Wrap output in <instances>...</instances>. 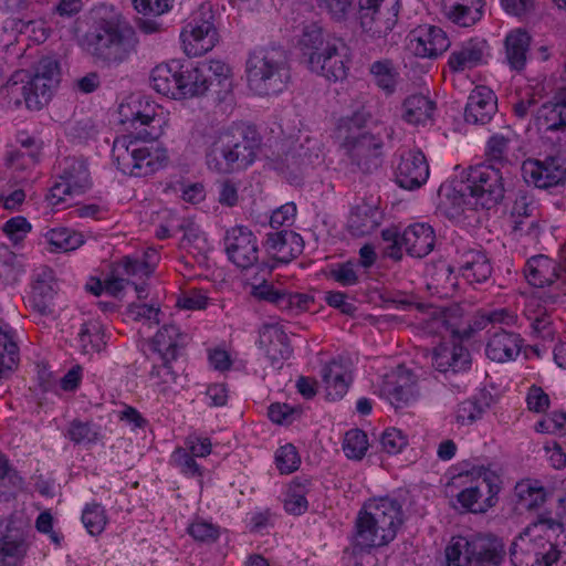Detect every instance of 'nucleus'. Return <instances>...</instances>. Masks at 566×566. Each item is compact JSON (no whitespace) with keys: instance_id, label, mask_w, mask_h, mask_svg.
<instances>
[{"instance_id":"obj_29","label":"nucleus","mask_w":566,"mask_h":566,"mask_svg":"<svg viewBox=\"0 0 566 566\" xmlns=\"http://www.w3.org/2000/svg\"><path fill=\"white\" fill-rule=\"evenodd\" d=\"M536 123L546 130H564L566 128V93L543 104L537 109Z\"/></svg>"},{"instance_id":"obj_15","label":"nucleus","mask_w":566,"mask_h":566,"mask_svg":"<svg viewBox=\"0 0 566 566\" xmlns=\"http://www.w3.org/2000/svg\"><path fill=\"white\" fill-rule=\"evenodd\" d=\"M418 378L413 373L402 366H399L394 379H387L381 389L382 394L389 399L396 408L408 406L418 396Z\"/></svg>"},{"instance_id":"obj_43","label":"nucleus","mask_w":566,"mask_h":566,"mask_svg":"<svg viewBox=\"0 0 566 566\" xmlns=\"http://www.w3.org/2000/svg\"><path fill=\"white\" fill-rule=\"evenodd\" d=\"M370 73L375 83L387 94L394 93L398 72L390 60L376 61L370 65Z\"/></svg>"},{"instance_id":"obj_13","label":"nucleus","mask_w":566,"mask_h":566,"mask_svg":"<svg viewBox=\"0 0 566 566\" xmlns=\"http://www.w3.org/2000/svg\"><path fill=\"white\" fill-rule=\"evenodd\" d=\"M213 15L208 12L207 19L188 23L181 32L185 51L188 55L199 56L212 50L218 42V32L212 22Z\"/></svg>"},{"instance_id":"obj_64","label":"nucleus","mask_w":566,"mask_h":566,"mask_svg":"<svg viewBox=\"0 0 566 566\" xmlns=\"http://www.w3.org/2000/svg\"><path fill=\"white\" fill-rule=\"evenodd\" d=\"M296 214V206L293 202H287L275 211H273L270 218V224L274 227H282L286 223H291Z\"/></svg>"},{"instance_id":"obj_49","label":"nucleus","mask_w":566,"mask_h":566,"mask_svg":"<svg viewBox=\"0 0 566 566\" xmlns=\"http://www.w3.org/2000/svg\"><path fill=\"white\" fill-rule=\"evenodd\" d=\"M82 521L91 535L101 534L106 525V515L98 504L87 505L82 514Z\"/></svg>"},{"instance_id":"obj_55","label":"nucleus","mask_w":566,"mask_h":566,"mask_svg":"<svg viewBox=\"0 0 566 566\" xmlns=\"http://www.w3.org/2000/svg\"><path fill=\"white\" fill-rule=\"evenodd\" d=\"M188 533L195 541L213 543L219 537V530L216 525L206 521H196L188 527Z\"/></svg>"},{"instance_id":"obj_41","label":"nucleus","mask_w":566,"mask_h":566,"mask_svg":"<svg viewBox=\"0 0 566 566\" xmlns=\"http://www.w3.org/2000/svg\"><path fill=\"white\" fill-rule=\"evenodd\" d=\"M60 177L70 184L77 195L83 193L91 186L87 165L81 159L67 160V166Z\"/></svg>"},{"instance_id":"obj_37","label":"nucleus","mask_w":566,"mask_h":566,"mask_svg":"<svg viewBox=\"0 0 566 566\" xmlns=\"http://www.w3.org/2000/svg\"><path fill=\"white\" fill-rule=\"evenodd\" d=\"M200 66L214 82L211 87L214 90L217 98L219 101L226 99L232 91L231 69L221 61H210L209 63H202Z\"/></svg>"},{"instance_id":"obj_18","label":"nucleus","mask_w":566,"mask_h":566,"mask_svg":"<svg viewBox=\"0 0 566 566\" xmlns=\"http://www.w3.org/2000/svg\"><path fill=\"white\" fill-rule=\"evenodd\" d=\"M450 45L446 32L438 27H428L413 32L408 48L417 56L437 57Z\"/></svg>"},{"instance_id":"obj_24","label":"nucleus","mask_w":566,"mask_h":566,"mask_svg":"<svg viewBox=\"0 0 566 566\" xmlns=\"http://www.w3.org/2000/svg\"><path fill=\"white\" fill-rule=\"evenodd\" d=\"M322 379L325 385L326 397L337 400L344 397L353 381L350 370L340 361L332 360L322 369Z\"/></svg>"},{"instance_id":"obj_44","label":"nucleus","mask_w":566,"mask_h":566,"mask_svg":"<svg viewBox=\"0 0 566 566\" xmlns=\"http://www.w3.org/2000/svg\"><path fill=\"white\" fill-rule=\"evenodd\" d=\"M31 95L27 97V108L39 111L51 99L52 88L56 85L40 78H31L25 82Z\"/></svg>"},{"instance_id":"obj_27","label":"nucleus","mask_w":566,"mask_h":566,"mask_svg":"<svg viewBox=\"0 0 566 566\" xmlns=\"http://www.w3.org/2000/svg\"><path fill=\"white\" fill-rule=\"evenodd\" d=\"M260 345L275 366L291 355L289 337L277 325H264L260 332Z\"/></svg>"},{"instance_id":"obj_12","label":"nucleus","mask_w":566,"mask_h":566,"mask_svg":"<svg viewBox=\"0 0 566 566\" xmlns=\"http://www.w3.org/2000/svg\"><path fill=\"white\" fill-rule=\"evenodd\" d=\"M347 48L342 41H333L332 45L318 55L310 57L307 67L331 82L343 81L347 76Z\"/></svg>"},{"instance_id":"obj_22","label":"nucleus","mask_w":566,"mask_h":566,"mask_svg":"<svg viewBox=\"0 0 566 566\" xmlns=\"http://www.w3.org/2000/svg\"><path fill=\"white\" fill-rule=\"evenodd\" d=\"M471 357L469 350L461 344H440L432 354V364L437 370L458 373L469 367Z\"/></svg>"},{"instance_id":"obj_63","label":"nucleus","mask_w":566,"mask_h":566,"mask_svg":"<svg viewBox=\"0 0 566 566\" xmlns=\"http://www.w3.org/2000/svg\"><path fill=\"white\" fill-rule=\"evenodd\" d=\"M381 235L382 239L389 243L385 248L384 254L395 261H400L402 258L401 249L403 248V244H401V234L392 230H384Z\"/></svg>"},{"instance_id":"obj_52","label":"nucleus","mask_w":566,"mask_h":566,"mask_svg":"<svg viewBox=\"0 0 566 566\" xmlns=\"http://www.w3.org/2000/svg\"><path fill=\"white\" fill-rule=\"evenodd\" d=\"M275 462L281 473H292L301 463L296 448L293 444L281 447L275 454Z\"/></svg>"},{"instance_id":"obj_33","label":"nucleus","mask_w":566,"mask_h":566,"mask_svg":"<svg viewBox=\"0 0 566 566\" xmlns=\"http://www.w3.org/2000/svg\"><path fill=\"white\" fill-rule=\"evenodd\" d=\"M213 85L214 82L211 76H208L205 69H201L200 65L181 71L179 98L201 96Z\"/></svg>"},{"instance_id":"obj_35","label":"nucleus","mask_w":566,"mask_h":566,"mask_svg":"<svg viewBox=\"0 0 566 566\" xmlns=\"http://www.w3.org/2000/svg\"><path fill=\"white\" fill-rule=\"evenodd\" d=\"M531 36L523 30L511 32L505 39L506 59L512 69L521 71L526 63Z\"/></svg>"},{"instance_id":"obj_2","label":"nucleus","mask_w":566,"mask_h":566,"mask_svg":"<svg viewBox=\"0 0 566 566\" xmlns=\"http://www.w3.org/2000/svg\"><path fill=\"white\" fill-rule=\"evenodd\" d=\"M85 40L90 53L107 65H119L127 61L137 44L135 30L119 15L96 21Z\"/></svg>"},{"instance_id":"obj_8","label":"nucleus","mask_w":566,"mask_h":566,"mask_svg":"<svg viewBox=\"0 0 566 566\" xmlns=\"http://www.w3.org/2000/svg\"><path fill=\"white\" fill-rule=\"evenodd\" d=\"M448 566H499L503 557L501 542L486 534L459 537L446 549Z\"/></svg>"},{"instance_id":"obj_11","label":"nucleus","mask_w":566,"mask_h":566,"mask_svg":"<svg viewBox=\"0 0 566 566\" xmlns=\"http://www.w3.org/2000/svg\"><path fill=\"white\" fill-rule=\"evenodd\" d=\"M522 172L525 181L537 188L555 187L566 181V160L558 157L527 159L522 165Z\"/></svg>"},{"instance_id":"obj_9","label":"nucleus","mask_w":566,"mask_h":566,"mask_svg":"<svg viewBox=\"0 0 566 566\" xmlns=\"http://www.w3.org/2000/svg\"><path fill=\"white\" fill-rule=\"evenodd\" d=\"M343 147L355 170L363 174H373L382 161L384 143L379 135L369 132L349 135L343 143Z\"/></svg>"},{"instance_id":"obj_4","label":"nucleus","mask_w":566,"mask_h":566,"mask_svg":"<svg viewBox=\"0 0 566 566\" xmlns=\"http://www.w3.org/2000/svg\"><path fill=\"white\" fill-rule=\"evenodd\" d=\"M157 136L145 129L135 140L127 136L116 138L112 155L117 168L134 177H147L164 168L169 157L167 149L154 142Z\"/></svg>"},{"instance_id":"obj_28","label":"nucleus","mask_w":566,"mask_h":566,"mask_svg":"<svg viewBox=\"0 0 566 566\" xmlns=\"http://www.w3.org/2000/svg\"><path fill=\"white\" fill-rule=\"evenodd\" d=\"M379 218L377 206L363 201L353 208L348 218V230L356 237L370 234L378 228Z\"/></svg>"},{"instance_id":"obj_54","label":"nucleus","mask_w":566,"mask_h":566,"mask_svg":"<svg viewBox=\"0 0 566 566\" xmlns=\"http://www.w3.org/2000/svg\"><path fill=\"white\" fill-rule=\"evenodd\" d=\"M20 75V73H17L12 78H10L6 83L3 87L7 92L9 103H12L15 107H19L22 104V102H24V104L27 105V97L28 95H31V93L27 88V83L23 80H17V77Z\"/></svg>"},{"instance_id":"obj_1","label":"nucleus","mask_w":566,"mask_h":566,"mask_svg":"<svg viewBox=\"0 0 566 566\" xmlns=\"http://www.w3.org/2000/svg\"><path fill=\"white\" fill-rule=\"evenodd\" d=\"M262 138L253 127L220 132L207 150V165L218 174L249 167L261 150Z\"/></svg>"},{"instance_id":"obj_53","label":"nucleus","mask_w":566,"mask_h":566,"mask_svg":"<svg viewBox=\"0 0 566 566\" xmlns=\"http://www.w3.org/2000/svg\"><path fill=\"white\" fill-rule=\"evenodd\" d=\"M178 230L184 232L180 241L184 249L195 248L198 251L203 249L206 239L193 222L185 221L178 227Z\"/></svg>"},{"instance_id":"obj_56","label":"nucleus","mask_w":566,"mask_h":566,"mask_svg":"<svg viewBox=\"0 0 566 566\" xmlns=\"http://www.w3.org/2000/svg\"><path fill=\"white\" fill-rule=\"evenodd\" d=\"M407 443V437L396 428L387 429L381 436V446L390 454L400 452Z\"/></svg>"},{"instance_id":"obj_58","label":"nucleus","mask_w":566,"mask_h":566,"mask_svg":"<svg viewBox=\"0 0 566 566\" xmlns=\"http://www.w3.org/2000/svg\"><path fill=\"white\" fill-rule=\"evenodd\" d=\"M488 403H480L478 400H465L459 405L457 418L458 421L464 422H473L476 419H480L485 411Z\"/></svg>"},{"instance_id":"obj_60","label":"nucleus","mask_w":566,"mask_h":566,"mask_svg":"<svg viewBox=\"0 0 566 566\" xmlns=\"http://www.w3.org/2000/svg\"><path fill=\"white\" fill-rule=\"evenodd\" d=\"M69 437L78 444L96 441L97 432L93 431L88 423L74 420L70 426Z\"/></svg>"},{"instance_id":"obj_3","label":"nucleus","mask_w":566,"mask_h":566,"mask_svg":"<svg viewBox=\"0 0 566 566\" xmlns=\"http://www.w3.org/2000/svg\"><path fill=\"white\" fill-rule=\"evenodd\" d=\"M401 505L392 499L367 501L356 520V542L360 547H380L390 543L402 525Z\"/></svg>"},{"instance_id":"obj_46","label":"nucleus","mask_w":566,"mask_h":566,"mask_svg":"<svg viewBox=\"0 0 566 566\" xmlns=\"http://www.w3.org/2000/svg\"><path fill=\"white\" fill-rule=\"evenodd\" d=\"M452 273V266L444 262L433 264L430 281L427 284L428 289H433L437 294H447L450 287L454 285Z\"/></svg>"},{"instance_id":"obj_61","label":"nucleus","mask_w":566,"mask_h":566,"mask_svg":"<svg viewBox=\"0 0 566 566\" xmlns=\"http://www.w3.org/2000/svg\"><path fill=\"white\" fill-rule=\"evenodd\" d=\"M30 230L31 224L23 217L12 218L3 226V231L14 242L22 240Z\"/></svg>"},{"instance_id":"obj_5","label":"nucleus","mask_w":566,"mask_h":566,"mask_svg":"<svg viewBox=\"0 0 566 566\" xmlns=\"http://www.w3.org/2000/svg\"><path fill=\"white\" fill-rule=\"evenodd\" d=\"M250 88L261 96L283 92L291 81L289 54L282 46L254 50L247 61Z\"/></svg>"},{"instance_id":"obj_59","label":"nucleus","mask_w":566,"mask_h":566,"mask_svg":"<svg viewBox=\"0 0 566 566\" xmlns=\"http://www.w3.org/2000/svg\"><path fill=\"white\" fill-rule=\"evenodd\" d=\"M174 0H133L134 8L144 15H160L167 12Z\"/></svg>"},{"instance_id":"obj_32","label":"nucleus","mask_w":566,"mask_h":566,"mask_svg":"<svg viewBox=\"0 0 566 566\" xmlns=\"http://www.w3.org/2000/svg\"><path fill=\"white\" fill-rule=\"evenodd\" d=\"M181 72L172 71L168 64L157 65L150 74V83L158 93L179 98Z\"/></svg>"},{"instance_id":"obj_14","label":"nucleus","mask_w":566,"mask_h":566,"mask_svg":"<svg viewBox=\"0 0 566 566\" xmlns=\"http://www.w3.org/2000/svg\"><path fill=\"white\" fill-rule=\"evenodd\" d=\"M25 528L22 522H8L6 533L0 537V566H18L23 559L28 548Z\"/></svg>"},{"instance_id":"obj_57","label":"nucleus","mask_w":566,"mask_h":566,"mask_svg":"<svg viewBox=\"0 0 566 566\" xmlns=\"http://www.w3.org/2000/svg\"><path fill=\"white\" fill-rule=\"evenodd\" d=\"M32 78H40L42 81L57 84L60 81V67L57 61L51 57L41 59Z\"/></svg>"},{"instance_id":"obj_16","label":"nucleus","mask_w":566,"mask_h":566,"mask_svg":"<svg viewBox=\"0 0 566 566\" xmlns=\"http://www.w3.org/2000/svg\"><path fill=\"white\" fill-rule=\"evenodd\" d=\"M399 6L385 8H359L363 31L371 38L387 36L398 21Z\"/></svg>"},{"instance_id":"obj_45","label":"nucleus","mask_w":566,"mask_h":566,"mask_svg":"<svg viewBox=\"0 0 566 566\" xmlns=\"http://www.w3.org/2000/svg\"><path fill=\"white\" fill-rule=\"evenodd\" d=\"M480 499L481 492L478 486L464 489L457 496V500L464 512L475 514L484 513L489 507L494 505L493 494L486 497L484 501H481Z\"/></svg>"},{"instance_id":"obj_7","label":"nucleus","mask_w":566,"mask_h":566,"mask_svg":"<svg viewBox=\"0 0 566 566\" xmlns=\"http://www.w3.org/2000/svg\"><path fill=\"white\" fill-rule=\"evenodd\" d=\"M507 174L502 167L486 163L470 166L464 171L463 196L472 198L475 206L494 208L505 198Z\"/></svg>"},{"instance_id":"obj_34","label":"nucleus","mask_w":566,"mask_h":566,"mask_svg":"<svg viewBox=\"0 0 566 566\" xmlns=\"http://www.w3.org/2000/svg\"><path fill=\"white\" fill-rule=\"evenodd\" d=\"M462 275L470 282H484L492 274V266L486 254L480 250H471L464 254L461 266Z\"/></svg>"},{"instance_id":"obj_31","label":"nucleus","mask_w":566,"mask_h":566,"mask_svg":"<svg viewBox=\"0 0 566 566\" xmlns=\"http://www.w3.org/2000/svg\"><path fill=\"white\" fill-rule=\"evenodd\" d=\"M339 39L333 38L326 34L324 30L316 23H311L303 29V33L300 40L302 54L305 57L306 63L310 57L318 55L323 52L327 45H332L333 41Z\"/></svg>"},{"instance_id":"obj_36","label":"nucleus","mask_w":566,"mask_h":566,"mask_svg":"<svg viewBox=\"0 0 566 566\" xmlns=\"http://www.w3.org/2000/svg\"><path fill=\"white\" fill-rule=\"evenodd\" d=\"M482 57L483 48L480 43L471 40L453 51L448 63L452 71L459 72L474 67L482 61Z\"/></svg>"},{"instance_id":"obj_47","label":"nucleus","mask_w":566,"mask_h":566,"mask_svg":"<svg viewBox=\"0 0 566 566\" xmlns=\"http://www.w3.org/2000/svg\"><path fill=\"white\" fill-rule=\"evenodd\" d=\"M368 448L367 436L359 429L349 430L345 434L343 450L349 459H361Z\"/></svg>"},{"instance_id":"obj_17","label":"nucleus","mask_w":566,"mask_h":566,"mask_svg":"<svg viewBox=\"0 0 566 566\" xmlns=\"http://www.w3.org/2000/svg\"><path fill=\"white\" fill-rule=\"evenodd\" d=\"M265 249L279 262L289 263L304 249L303 238L292 230H280L266 234Z\"/></svg>"},{"instance_id":"obj_6","label":"nucleus","mask_w":566,"mask_h":566,"mask_svg":"<svg viewBox=\"0 0 566 566\" xmlns=\"http://www.w3.org/2000/svg\"><path fill=\"white\" fill-rule=\"evenodd\" d=\"M560 531V521L541 514L536 522L527 526L512 543L510 556L515 566H552L559 559L560 552L541 531Z\"/></svg>"},{"instance_id":"obj_25","label":"nucleus","mask_w":566,"mask_h":566,"mask_svg":"<svg viewBox=\"0 0 566 566\" xmlns=\"http://www.w3.org/2000/svg\"><path fill=\"white\" fill-rule=\"evenodd\" d=\"M153 345L155 350L161 356L167 374H171L169 364L177 358L178 348L186 345V336L179 332L176 325H164L155 335Z\"/></svg>"},{"instance_id":"obj_40","label":"nucleus","mask_w":566,"mask_h":566,"mask_svg":"<svg viewBox=\"0 0 566 566\" xmlns=\"http://www.w3.org/2000/svg\"><path fill=\"white\" fill-rule=\"evenodd\" d=\"M78 339L84 355L98 354L106 346L104 331L97 322L84 324L78 333Z\"/></svg>"},{"instance_id":"obj_38","label":"nucleus","mask_w":566,"mask_h":566,"mask_svg":"<svg viewBox=\"0 0 566 566\" xmlns=\"http://www.w3.org/2000/svg\"><path fill=\"white\" fill-rule=\"evenodd\" d=\"M402 117L410 124H420L429 119L433 113L434 104L428 97L416 94L405 99Z\"/></svg>"},{"instance_id":"obj_39","label":"nucleus","mask_w":566,"mask_h":566,"mask_svg":"<svg viewBox=\"0 0 566 566\" xmlns=\"http://www.w3.org/2000/svg\"><path fill=\"white\" fill-rule=\"evenodd\" d=\"M535 206L527 196L523 195L515 199L512 216L516 218L514 221V230L532 234L537 231L536 220L533 218Z\"/></svg>"},{"instance_id":"obj_19","label":"nucleus","mask_w":566,"mask_h":566,"mask_svg":"<svg viewBox=\"0 0 566 566\" xmlns=\"http://www.w3.org/2000/svg\"><path fill=\"white\" fill-rule=\"evenodd\" d=\"M429 177V166L421 153L402 156L397 168L396 181L405 189L413 190L421 187Z\"/></svg>"},{"instance_id":"obj_26","label":"nucleus","mask_w":566,"mask_h":566,"mask_svg":"<svg viewBox=\"0 0 566 566\" xmlns=\"http://www.w3.org/2000/svg\"><path fill=\"white\" fill-rule=\"evenodd\" d=\"M260 345L275 366L291 355L289 337L277 325H264L260 332Z\"/></svg>"},{"instance_id":"obj_23","label":"nucleus","mask_w":566,"mask_h":566,"mask_svg":"<svg viewBox=\"0 0 566 566\" xmlns=\"http://www.w3.org/2000/svg\"><path fill=\"white\" fill-rule=\"evenodd\" d=\"M521 347L522 339L517 334L500 328L490 336L485 353L491 360L504 363L516 357Z\"/></svg>"},{"instance_id":"obj_42","label":"nucleus","mask_w":566,"mask_h":566,"mask_svg":"<svg viewBox=\"0 0 566 566\" xmlns=\"http://www.w3.org/2000/svg\"><path fill=\"white\" fill-rule=\"evenodd\" d=\"M55 290L53 285L44 279H38L33 285L31 305L34 311L41 315L53 313Z\"/></svg>"},{"instance_id":"obj_21","label":"nucleus","mask_w":566,"mask_h":566,"mask_svg":"<svg viewBox=\"0 0 566 566\" xmlns=\"http://www.w3.org/2000/svg\"><path fill=\"white\" fill-rule=\"evenodd\" d=\"M401 244L410 256L424 258L434 249V230L428 223L411 224L402 232Z\"/></svg>"},{"instance_id":"obj_50","label":"nucleus","mask_w":566,"mask_h":566,"mask_svg":"<svg viewBox=\"0 0 566 566\" xmlns=\"http://www.w3.org/2000/svg\"><path fill=\"white\" fill-rule=\"evenodd\" d=\"M507 145L509 138L502 135L492 136L489 139L486 147V156L489 161L486 165H496L504 169L507 165V160L505 159Z\"/></svg>"},{"instance_id":"obj_62","label":"nucleus","mask_w":566,"mask_h":566,"mask_svg":"<svg viewBox=\"0 0 566 566\" xmlns=\"http://www.w3.org/2000/svg\"><path fill=\"white\" fill-rule=\"evenodd\" d=\"M328 276L343 286L354 285L358 281V276L350 262L339 264L337 268L332 269Z\"/></svg>"},{"instance_id":"obj_10","label":"nucleus","mask_w":566,"mask_h":566,"mask_svg":"<svg viewBox=\"0 0 566 566\" xmlns=\"http://www.w3.org/2000/svg\"><path fill=\"white\" fill-rule=\"evenodd\" d=\"M229 260L241 269H249L259 260L258 241L253 232L243 226L229 229L224 238Z\"/></svg>"},{"instance_id":"obj_51","label":"nucleus","mask_w":566,"mask_h":566,"mask_svg":"<svg viewBox=\"0 0 566 566\" xmlns=\"http://www.w3.org/2000/svg\"><path fill=\"white\" fill-rule=\"evenodd\" d=\"M515 491L521 504L528 510L539 506L546 499L543 488L532 486L530 483H518Z\"/></svg>"},{"instance_id":"obj_30","label":"nucleus","mask_w":566,"mask_h":566,"mask_svg":"<svg viewBox=\"0 0 566 566\" xmlns=\"http://www.w3.org/2000/svg\"><path fill=\"white\" fill-rule=\"evenodd\" d=\"M443 7L450 20L470 27L481 18L483 0H443Z\"/></svg>"},{"instance_id":"obj_48","label":"nucleus","mask_w":566,"mask_h":566,"mask_svg":"<svg viewBox=\"0 0 566 566\" xmlns=\"http://www.w3.org/2000/svg\"><path fill=\"white\" fill-rule=\"evenodd\" d=\"M19 363V348L12 338L0 329V368L12 370Z\"/></svg>"},{"instance_id":"obj_20","label":"nucleus","mask_w":566,"mask_h":566,"mask_svg":"<svg viewBox=\"0 0 566 566\" xmlns=\"http://www.w3.org/2000/svg\"><path fill=\"white\" fill-rule=\"evenodd\" d=\"M496 107V97L493 92L485 86H478L468 98L464 119L470 124L484 125L491 120Z\"/></svg>"}]
</instances>
